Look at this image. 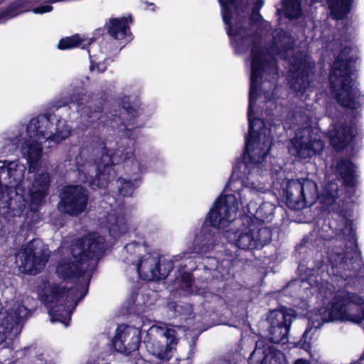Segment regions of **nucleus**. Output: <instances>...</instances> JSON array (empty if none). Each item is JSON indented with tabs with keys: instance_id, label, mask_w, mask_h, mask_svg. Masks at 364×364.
Segmentation results:
<instances>
[{
	"instance_id": "22",
	"label": "nucleus",
	"mask_w": 364,
	"mask_h": 364,
	"mask_svg": "<svg viewBox=\"0 0 364 364\" xmlns=\"http://www.w3.org/2000/svg\"><path fill=\"white\" fill-rule=\"evenodd\" d=\"M331 95L338 103L341 101V60L338 55L333 62L329 74Z\"/></svg>"
},
{
	"instance_id": "1",
	"label": "nucleus",
	"mask_w": 364,
	"mask_h": 364,
	"mask_svg": "<svg viewBox=\"0 0 364 364\" xmlns=\"http://www.w3.org/2000/svg\"><path fill=\"white\" fill-rule=\"evenodd\" d=\"M259 9H221V16L230 43L237 54L246 53L252 47L250 87L247 117L248 134L242 161L233 168V175L240 180V196L264 193L271 188L267 173H260L262 162L267 156L272 144L270 128L260 118L255 117L257 95L272 100L275 81L279 76L276 58L284 59L289 67V82L296 92H304L309 85V74L312 65L304 52L294 50V41L289 33L276 29L272 33L269 49L261 47L260 36L253 34L262 23Z\"/></svg>"
},
{
	"instance_id": "35",
	"label": "nucleus",
	"mask_w": 364,
	"mask_h": 364,
	"mask_svg": "<svg viewBox=\"0 0 364 364\" xmlns=\"http://www.w3.org/2000/svg\"><path fill=\"white\" fill-rule=\"evenodd\" d=\"M192 355H193L192 349H190L189 352L188 353V354H187V355H186L185 359L186 360L189 359L192 356Z\"/></svg>"
},
{
	"instance_id": "14",
	"label": "nucleus",
	"mask_w": 364,
	"mask_h": 364,
	"mask_svg": "<svg viewBox=\"0 0 364 364\" xmlns=\"http://www.w3.org/2000/svg\"><path fill=\"white\" fill-rule=\"evenodd\" d=\"M311 127L309 123L296 131L295 136L291 139L289 152L300 159L312 158L319 154L324 146V143L319 138L311 134Z\"/></svg>"
},
{
	"instance_id": "33",
	"label": "nucleus",
	"mask_w": 364,
	"mask_h": 364,
	"mask_svg": "<svg viewBox=\"0 0 364 364\" xmlns=\"http://www.w3.org/2000/svg\"><path fill=\"white\" fill-rule=\"evenodd\" d=\"M294 364H311V362L304 358H299L294 361Z\"/></svg>"
},
{
	"instance_id": "19",
	"label": "nucleus",
	"mask_w": 364,
	"mask_h": 364,
	"mask_svg": "<svg viewBox=\"0 0 364 364\" xmlns=\"http://www.w3.org/2000/svg\"><path fill=\"white\" fill-rule=\"evenodd\" d=\"M249 364H287L284 354L264 341L256 342L248 359Z\"/></svg>"
},
{
	"instance_id": "32",
	"label": "nucleus",
	"mask_w": 364,
	"mask_h": 364,
	"mask_svg": "<svg viewBox=\"0 0 364 364\" xmlns=\"http://www.w3.org/2000/svg\"><path fill=\"white\" fill-rule=\"evenodd\" d=\"M183 279H186V287L188 288L192 286V278L191 275L186 272H184L183 274Z\"/></svg>"
},
{
	"instance_id": "15",
	"label": "nucleus",
	"mask_w": 364,
	"mask_h": 364,
	"mask_svg": "<svg viewBox=\"0 0 364 364\" xmlns=\"http://www.w3.org/2000/svg\"><path fill=\"white\" fill-rule=\"evenodd\" d=\"M296 316L292 309H280L270 311L268 316L269 341L284 344L288 342L291 325Z\"/></svg>"
},
{
	"instance_id": "3",
	"label": "nucleus",
	"mask_w": 364,
	"mask_h": 364,
	"mask_svg": "<svg viewBox=\"0 0 364 364\" xmlns=\"http://www.w3.org/2000/svg\"><path fill=\"white\" fill-rule=\"evenodd\" d=\"M123 101L121 109L111 114L107 124L112 128L118 129V141L108 134V128L102 124V131L92 132L90 142L92 154L96 159L88 156L85 149L80 151L75 158L78 173V181L87 183L88 186L97 188H107L115 176L113 168L123 161L132 159L131 166L124 176L115 181L119 196L131 197L141 183V176L147 171H159L164 165L161 152L154 147L138 150L134 155V144L141 136V127L145 119L142 117L143 109L135 103Z\"/></svg>"
},
{
	"instance_id": "17",
	"label": "nucleus",
	"mask_w": 364,
	"mask_h": 364,
	"mask_svg": "<svg viewBox=\"0 0 364 364\" xmlns=\"http://www.w3.org/2000/svg\"><path fill=\"white\" fill-rule=\"evenodd\" d=\"M87 201L88 195L85 188L80 186L70 185L63 189L58 208L70 216H78L85 211Z\"/></svg>"
},
{
	"instance_id": "27",
	"label": "nucleus",
	"mask_w": 364,
	"mask_h": 364,
	"mask_svg": "<svg viewBox=\"0 0 364 364\" xmlns=\"http://www.w3.org/2000/svg\"><path fill=\"white\" fill-rule=\"evenodd\" d=\"M28 0H18L12 3L4 14V16L10 18L17 16L18 14L27 11L26 5Z\"/></svg>"
},
{
	"instance_id": "31",
	"label": "nucleus",
	"mask_w": 364,
	"mask_h": 364,
	"mask_svg": "<svg viewBox=\"0 0 364 364\" xmlns=\"http://www.w3.org/2000/svg\"><path fill=\"white\" fill-rule=\"evenodd\" d=\"M46 354H41L40 355L37 360L41 362L40 364H55V361L53 360H47L46 358Z\"/></svg>"
},
{
	"instance_id": "16",
	"label": "nucleus",
	"mask_w": 364,
	"mask_h": 364,
	"mask_svg": "<svg viewBox=\"0 0 364 364\" xmlns=\"http://www.w3.org/2000/svg\"><path fill=\"white\" fill-rule=\"evenodd\" d=\"M269 191L264 193H259L256 194H247L246 198L240 196L241 188L235 192L234 195L237 197V200L239 199V203L247 206V212L251 215L250 216L254 220L255 223H269L272 222L274 217V210L276 208L273 203L264 200L261 197L262 194L267 193Z\"/></svg>"
},
{
	"instance_id": "10",
	"label": "nucleus",
	"mask_w": 364,
	"mask_h": 364,
	"mask_svg": "<svg viewBox=\"0 0 364 364\" xmlns=\"http://www.w3.org/2000/svg\"><path fill=\"white\" fill-rule=\"evenodd\" d=\"M271 186L277 187L278 184L283 191L287 206L293 210H301L312 205L317 198V186L311 180L308 178L283 179L282 182H270Z\"/></svg>"
},
{
	"instance_id": "7",
	"label": "nucleus",
	"mask_w": 364,
	"mask_h": 364,
	"mask_svg": "<svg viewBox=\"0 0 364 364\" xmlns=\"http://www.w3.org/2000/svg\"><path fill=\"white\" fill-rule=\"evenodd\" d=\"M197 255L194 251H186L176 255L172 259L161 257L158 254L148 252L147 247L141 242H132L124 247L120 258L133 270L139 277L147 281L166 279L174 267L179 271L187 269L193 271L196 269L193 259Z\"/></svg>"
},
{
	"instance_id": "28",
	"label": "nucleus",
	"mask_w": 364,
	"mask_h": 364,
	"mask_svg": "<svg viewBox=\"0 0 364 364\" xmlns=\"http://www.w3.org/2000/svg\"><path fill=\"white\" fill-rule=\"evenodd\" d=\"M328 5L332 18L341 19V0H328Z\"/></svg>"
},
{
	"instance_id": "25",
	"label": "nucleus",
	"mask_w": 364,
	"mask_h": 364,
	"mask_svg": "<svg viewBox=\"0 0 364 364\" xmlns=\"http://www.w3.org/2000/svg\"><path fill=\"white\" fill-rule=\"evenodd\" d=\"M167 307L173 312L171 316H181L183 318L187 319L192 313V306L189 304L181 305L171 301L168 304Z\"/></svg>"
},
{
	"instance_id": "13",
	"label": "nucleus",
	"mask_w": 364,
	"mask_h": 364,
	"mask_svg": "<svg viewBox=\"0 0 364 364\" xmlns=\"http://www.w3.org/2000/svg\"><path fill=\"white\" fill-rule=\"evenodd\" d=\"M320 294H323L324 297L327 299L328 295L332 296L331 301L326 308L319 310V315H316L315 318L311 316L309 318V326L306 329L302 336V341L304 345H309L313 334L316 331L321 327L323 323L334 321L341 318V294L340 289L332 291L331 288H328L325 291L321 290Z\"/></svg>"
},
{
	"instance_id": "12",
	"label": "nucleus",
	"mask_w": 364,
	"mask_h": 364,
	"mask_svg": "<svg viewBox=\"0 0 364 364\" xmlns=\"http://www.w3.org/2000/svg\"><path fill=\"white\" fill-rule=\"evenodd\" d=\"M16 257V263L20 272L36 274L46 266L49 254L42 242L36 239L22 246Z\"/></svg>"
},
{
	"instance_id": "5",
	"label": "nucleus",
	"mask_w": 364,
	"mask_h": 364,
	"mask_svg": "<svg viewBox=\"0 0 364 364\" xmlns=\"http://www.w3.org/2000/svg\"><path fill=\"white\" fill-rule=\"evenodd\" d=\"M114 242H107L97 232L76 240L68 248L63 242L58 251L63 255L55 272L62 279L77 277L80 285L69 289L64 286L50 284L46 278L36 280V289L42 302L48 309L52 323L59 322L68 326L71 314L78 302L87 293L88 285L97 261L104 251Z\"/></svg>"
},
{
	"instance_id": "37",
	"label": "nucleus",
	"mask_w": 364,
	"mask_h": 364,
	"mask_svg": "<svg viewBox=\"0 0 364 364\" xmlns=\"http://www.w3.org/2000/svg\"><path fill=\"white\" fill-rule=\"evenodd\" d=\"M278 174H279V177L282 178L284 175V173L282 171H280Z\"/></svg>"
},
{
	"instance_id": "23",
	"label": "nucleus",
	"mask_w": 364,
	"mask_h": 364,
	"mask_svg": "<svg viewBox=\"0 0 364 364\" xmlns=\"http://www.w3.org/2000/svg\"><path fill=\"white\" fill-rule=\"evenodd\" d=\"M92 41L82 39L79 35H75L61 39L58 43V47L60 50L71 49L78 46L84 49L86 46H88V50L90 43Z\"/></svg>"
},
{
	"instance_id": "34",
	"label": "nucleus",
	"mask_w": 364,
	"mask_h": 364,
	"mask_svg": "<svg viewBox=\"0 0 364 364\" xmlns=\"http://www.w3.org/2000/svg\"><path fill=\"white\" fill-rule=\"evenodd\" d=\"M153 304H154V302L152 301H149V299H146V300L144 301V304L145 306H146L152 305Z\"/></svg>"
},
{
	"instance_id": "4",
	"label": "nucleus",
	"mask_w": 364,
	"mask_h": 364,
	"mask_svg": "<svg viewBox=\"0 0 364 364\" xmlns=\"http://www.w3.org/2000/svg\"><path fill=\"white\" fill-rule=\"evenodd\" d=\"M233 181L224 188L223 193L215 200L207 214L205 222L194 239V251L203 259L205 279H228L231 273L235 255L232 250L217 242L220 237L218 230L225 231L224 236L233 246L245 250L261 249L272 240L271 230L260 223H255L250 217H245L243 223L248 226L241 231L233 228L239 210L237 197L233 193H225L232 189Z\"/></svg>"
},
{
	"instance_id": "2",
	"label": "nucleus",
	"mask_w": 364,
	"mask_h": 364,
	"mask_svg": "<svg viewBox=\"0 0 364 364\" xmlns=\"http://www.w3.org/2000/svg\"><path fill=\"white\" fill-rule=\"evenodd\" d=\"M68 105L72 110L68 116L70 122L85 126L93 125L102 118L101 105H95L88 101L81 87H70L55 98L48 109L30 119L26 127L22 124L11 127L0 135V156H6L19 149L28 166L25 178L26 166L18 159L0 160V215L5 219L20 217L25 210L37 213L48 193L50 182L49 173L38 171L43 156V144L51 148L65 140L71 133L67 120L57 117L54 112ZM28 218V212L26 213Z\"/></svg>"
},
{
	"instance_id": "30",
	"label": "nucleus",
	"mask_w": 364,
	"mask_h": 364,
	"mask_svg": "<svg viewBox=\"0 0 364 364\" xmlns=\"http://www.w3.org/2000/svg\"><path fill=\"white\" fill-rule=\"evenodd\" d=\"M53 10V6L50 4H42L32 9V12L35 14H43L50 12Z\"/></svg>"
},
{
	"instance_id": "21",
	"label": "nucleus",
	"mask_w": 364,
	"mask_h": 364,
	"mask_svg": "<svg viewBox=\"0 0 364 364\" xmlns=\"http://www.w3.org/2000/svg\"><path fill=\"white\" fill-rule=\"evenodd\" d=\"M353 4V0H343V42L351 41L357 36V17L354 15L347 16Z\"/></svg>"
},
{
	"instance_id": "26",
	"label": "nucleus",
	"mask_w": 364,
	"mask_h": 364,
	"mask_svg": "<svg viewBox=\"0 0 364 364\" xmlns=\"http://www.w3.org/2000/svg\"><path fill=\"white\" fill-rule=\"evenodd\" d=\"M331 145L338 151H341V125L339 124L331 126L328 132Z\"/></svg>"
},
{
	"instance_id": "20",
	"label": "nucleus",
	"mask_w": 364,
	"mask_h": 364,
	"mask_svg": "<svg viewBox=\"0 0 364 364\" xmlns=\"http://www.w3.org/2000/svg\"><path fill=\"white\" fill-rule=\"evenodd\" d=\"M364 318V301L354 294L343 291V321L360 323Z\"/></svg>"
},
{
	"instance_id": "9",
	"label": "nucleus",
	"mask_w": 364,
	"mask_h": 364,
	"mask_svg": "<svg viewBox=\"0 0 364 364\" xmlns=\"http://www.w3.org/2000/svg\"><path fill=\"white\" fill-rule=\"evenodd\" d=\"M178 341L175 329L158 323L148 328L144 343L149 353L161 362L167 363L176 355Z\"/></svg>"
},
{
	"instance_id": "38",
	"label": "nucleus",
	"mask_w": 364,
	"mask_h": 364,
	"mask_svg": "<svg viewBox=\"0 0 364 364\" xmlns=\"http://www.w3.org/2000/svg\"><path fill=\"white\" fill-rule=\"evenodd\" d=\"M139 296H143V295H139V294H137V296H136V301H138V303H139Z\"/></svg>"
},
{
	"instance_id": "36",
	"label": "nucleus",
	"mask_w": 364,
	"mask_h": 364,
	"mask_svg": "<svg viewBox=\"0 0 364 364\" xmlns=\"http://www.w3.org/2000/svg\"><path fill=\"white\" fill-rule=\"evenodd\" d=\"M180 363V360H178V358H176L174 362L170 363V364H179Z\"/></svg>"
},
{
	"instance_id": "6",
	"label": "nucleus",
	"mask_w": 364,
	"mask_h": 364,
	"mask_svg": "<svg viewBox=\"0 0 364 364\" xmlns=\"http://www.w3.org/2000/svg\"><path fill=\"white\" fill-rule=\"evenodd\" d=\"M359 66L357 46L343 43V241H357L355 208L360 172L350 158L359 149L357 119L364 103L358 81Z\"/></svg>"
},
{
	"instance_id": "24",
	"label": "nucleus",
	"mask_w": 364,
	"mask_h": 364,
	"mask_svg": "<svg viewBox=\"0 0 364 364\" xmlns=\"http://www.w3.org/2000/svg\"><path fill=\"white\" fill-rule=\"evenodd\" d=\"M283 10L288 18H297L301 14V3L298 0H284Z\"/></svg>"
},
{
	"instance_id": "39",
	"label": "nucleus",
	"mask_w": 364,
	"mask_h": 364,
	"mask_svg": "<svg viewBox=\"0 0 364 364\" xmlns=\"http://www.w3.org/2000/svg\"><path fill=\"white\" fill-rule=\"evenodd\" d=\"M302 283H303V284H304V283H305V279H302Z\"/></svg>"
},
{
	"instance_id": "18",
	"label": "nucleus",
	"mask_w": 364,
	"mask_h": 364,
	"mask_svg": "<svg viewBox=\"0 0 364 364\" xmlns=\"http://www.w3.org/2000/svg\"><path fill=\"white\" fill-rule=\"evenodd\" d=\"M141 331L139 328L128 326H119L112 344L114 349L124 355L136 351L140 344Z\"/></svg>"
},
{
	"instance_id": "40",
	"label": "nucleus",
	"mask_w": 364,
	"mask_h": 364,
	"mask_svg": "<svg viewBox=\"0 0 364 364\" xmlns=\"http://www.w3.org/2000/svg\"><path fill=\"white\" fill-rule=\"evenodd\" d=\"M4 0H0V4Z\"/></svg>"
},
{
	"instance_id": "29",
	"label": "nucleus",
	"mask_w": 364,
	"mask_h": 364,
	"mask_svg": "<svg viewBox=\"0 0 364 364\" xmlns=\"http://www.w3.org/2000/svg\"><path fill=\"white\" fill-rule=\"evenodd\" d=\"M326 191L333 202H336L339 196L338 185L336 183L331 182L326 186Z\"/></svg>"
},
{
	"instance_id": "11",
	"label": "nucleus",
	"mask_w": 364,
	"mask_h": 364,
	"mask_svg": "<svg viewBox=\"0 0 364 364\" xmlns=\"http://www.w3.org/2000/svg\"><path fill=\"white\" fill-rule=\"evenodd\" d=\"M100 207L103 211L100 213L99 223L107 229L110 237L117 240L129 232L130 228L124 218L120 198L117 199L114 196L105 195Z\"/></svg>"
},
{
	"instance_id": "8",
	"label": "nucleus",
	"mask_w": 364,
	"mask_h": 364,
	"mask_svg": "<svg viewBox=\"0 0 364 364\" xmlns=\"http://www.w3.org/2000/svg\"><path fill=\"white\" fill-rule=\"evenodd\" d=\"M108 31L112 38H102L90 43L88 53L91 71L105 72L113 60L112 57L132 40L127 18L110 20Z\"/></svg>"
}]
</instances>
